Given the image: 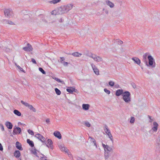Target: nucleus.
Listing matches in <instances>:
<instances>
[{
  "instance_id": "obj_25",
  "label": "nucleus",
  "mask_w": 160,
  "mask_h": 160,
  "mask_svg": "<svg viewBox=\"0 0 160 160\" xmlns=\"http://www.w3.org/2000/svg\"><path fill=\"white\" fill-rule=\"evenodd\" d=\"M89 138L91 139L90 141L94 144V145L96 146V148H97V146L95 139L93 138L90 136L89 137Z\"/></svg>"
},
{
  "instance_id": "obj_34",
  "label": "nucleus",
  "mask_w": 160,
  "mask_h": 160,
  "mask_svg": "<svg viewBox=\"0 0 160 160\" xmlns=\"http://www.w3.org/2000/svg\"><path fill=\"white\" fill-rule=\"evenodd\" d=\"M35 137L40 140L41 137H42V135L38 133L37 134H36L35 136Z\"/></svg>"
},
{
  "instance_id": "obj_40",
  "label": "nucleus",
  "mask_w": 160,
  "mask_h": 160,
  "mask_svg": "<svg viewBox=\"0 0 160 160\" xmlns=\"http://www.w3.org/2000/svg\"><path fill=\"white\" fill-rule=\"evenodd\" d=\"M39 70L40 71L42 72L43 74H45L46 72L42 68H39Z\"/></svg>"
},
{
  "instance_id": "obj_45",
  "label": "nucleus",
  "mask_w": 160,
  "mask_h": 160,
  "mask_svg": "<svg viewBox=\"0 0 160 160\" xmlns=\"http://www.w3.org/2000/svg\"><path fill=\"white\" fill-rule=\"evenodd\" d=\"M131 85L132 86V87L134 88V89H135L137 88V86H136V84L135 83H131Z\"/></svg>"
},
{
  "instance_id": "obj_8",
  "label": "nucleus",
  "mask_w": 160,
  "mask_h": 160,
  "mask_svg": "<svg viewBox=\"0 0 160 160\" xmlns=\"http://www.w3.org/2000/svg\"><path fill=\"white\" fill-rule=\"evenodd\" d=\"M4 14L5 17L8 18H10L13 16L12 11H4Z\"/></svg>"
},
{
  "instance_id": "obj_49",
  "label": "nucleus",
  "mask_w": 160,
  "mask_h": 160,
  "mask_svg": "<svg viewBox=\"0 0 160 160\" xmlns=\"http://www.w3.org/2000/svg\"><path fill=\"white\" fill-rule=\"evenodd\" d=\"M31 61L34 64H37V62H36L35 60L34 59L32 58L31 59Z\"/></svg>"
},
{
  "instance_id": "obj_38",
  "label": "nucleus",
  "mask_w": 160,
  "mask_h": 160,
  "mask_svg": "<svg viewBox=\"0 0 160 160\" xmlns=\"http://www.w3.org/2000/svg\"><path fill=\"white\" fill-rule=\"evenodd\" d=\"M108 84L111 87H113L114 86L115 83L112 81H110L109 82Z\"/></svg>"
},
{
  "instance_id": "obj_54",
  "label": "nucleus",
  "mask_w": 160,
  "mask_h": 160,
  "mask_svg": "<svg viewBox=\"0 0 160 160\" xmlns=\"http://www.w3.org/2000/svg\"><path fill=\"white\" fill-rule=\"evenodd\" d=\"M42 20L44 22H45V23L47 22V21L45 19H42Z\"/></svg>"
},
{
  "instance_id": "obj_3",
  "label": "nucleus",
  "mask_w": 160,
  "mask_h": 160,
  "mask_svg": "<svg viewBox=\"0 0 160 160\" xmlns=\"http://www.w3.org/2000/svg\"><path fill=\"white\" fill-rule=\"evenodd\" d=\"M75 6L72 4H65L59 7V10H71V9H75Z\"/></svg>"
},
{
  "instance_id": "obj_55",
  "label": "nucleus",
  "mask_w": 160,
  "mask_h": 160,
  "mask_svg": "<svg viewBox=\"0 0 160 160\" xmlns=\"http://www.w3.org/2000/svg\"><path fill=\"white\" fill-rule=\"evenodd\" d=\"M77 159L78 160H83L82 158L79 157H78Z\"/></svg>"
},
{
  "instance_id": "obj_28",
  "label": "nucleus",
  "mask_w": 160,
  "mask_h": 160,
  "mask_svg": "<svg viewBox=\"0 0 160 160\" xmlns=\"http://www.w3.org/2000/svg\"><path fill=\"white\" fill-rule=\"evenodd\" d=\"M27 142L31 147H32L34 146V144L33 142L32 141L30 140L29 139H27Z\"/></svg>"
},
{
  "instance_id": "obj_46",
  "label": "nucleus",
  "mask_w": 160,
  "mask_h": 160,
  "mask_svg": "<svg viewBox=\"0 0 160 160\" xmlns=\"http://www.w3.org/2000/svg\"><path fill=\"white\" fill-rule=\"evenodd\" d=\"M61 62L62 63L63 65L65 66H67L68 65V62Z\"/></svg>"
},
{
  "instance_id": "obj_42",
  "label": "nucleus",
  "mask_w": 160,
  "mask_h": 160,
  "mask_svg": "<svg viewBox=\"0 0 160 160\" xmlns=\"http://www.w3.org/2000/svg\"><path fill=\"white\" fill-rule=\"evenodd\" d=\"M28 133L31 134V135H34V132H33L32 131L30 130V129H28Z\"/></svg>"
},
{
  "instance_id": "obj_12",
  "label": "nucleus",
  "mask_w": 160,
  "mask_h": 160,
  "mask_svg": "<svg viewBox=\"0 0 160 160\" xmlns=\"http://www.w3.org/2000/svg\"><path fill=\"white\" fill-rule=\"evenodd\" d=\"M21 129L19 127H16L14 128L13 130V134H20L21 132Z\"/></svg>"
},
{
  "instance_id": "obj_51",
  "label": "nucleus",
  "mask_w": 160,
  "mask_h": 160,
  "mask_svg": "<svg viewBox=\"0 0 160 160\" xmlns=\"http://www.w3.org/2000/svg\"><path fill=\"white\" fill-rule=\"evenodd\" d=\"M50 119H47L46 120V122L47 124H49L50 122Z\"/></svg>"
},
{
  "instance_id": "obj_17",
  "label": "nucleus",
  "mask_w": 160,
  "mask_h": 160,
  "mask_svg": "<svg viewBox=\"0 0 160 160\" xmlns=\"http://www.w3.org/2000/svg\"><path fill=\"white\" fill-rule=\"evenodd\" d=\"M124 92L122 89H118L116 91L115 95L117 96H119L121 95L122 96Z\"/></svg>"
},
{
  "instance_id": "obj_20",
  "label": "nucleus",
  "mask_w": 160,
  "mask_h": 160,
  "mask_svg": "<svg viewBox=\"0 0 160 160\" xmlns=\"http://www.w3.org/2000/svg\"><path fill=\"white\" fill-rule=\"evenodd\" d=\"M62 11H52L51 13L52 15H57L59 14H62V12H61Z\"/></svg>"
},
{
  "instance_id": "obj_47",
  "label": "nucleus",
  "mask_w": 160,
  "mask_h": 160,
  "mask_svg": "<svg viewBox=\"0 0 160 160\" xmlns=\"http://www.w3.org/2000/svg\"><path fill=\"white\" fill-rule=\"evenodd\" d=\"M45 138L42 136V137H41L40 141L42 142H43L45 141Z\"/></svg>"
},
{
  "instance_id": "obj_23",
  "label": "nucleus",
  "mask_w": 160,
  "mask_h": 160,
  "mask_svg": "<svg viewBox=\"0 0 160 160\" xmlns=\"http://www.w3.org/2000/svg\"><path fill=\"white\" fill-rule=\"evenodd\" d=\"M6 127L9 129H11L12 127V123L9 122H7L5 123Z\"/></svg>"
},
{
  "instance_id": "obj_59",
  "label": "nucleus",
  "mask_w": 160,
  "mask_h": 160,
  "mask_svg": "<svg viewBox=\"0 0 160 160\" xmlns=\"http://www.w3.org/2000/svg\"><path fill=\"white\" fill-rule=\"evenodd\" d=\"M68 102L69 103H71L70 102H69V101H68Z\"/></svg>"
},
{
  "instance_id": "obj_43",
  "label": "nucleus",
  "mask_w": 160,
  "mask_h": 160,
  "mask_svg": "<svg viewBox=\"0 0 160 160\" xmlns=\"http://www.w3.org/2000/svg\"><path fill=\"white\" fill-rule=\"evenodd\" d=\"M135 122V118L133 117H132L131 118L130 122L131 123H133Z\"/></svg>"
},
{
  "instance_id": "obj_6",
  "label": "nucleus",
  "mask_w": 160,
  "mask_h": 160,
  "mask_svg": "<svg viewBox=\"0 0 160 160\" xmlns=\"http://www.w3.org/2000/svg\"><path fill=\"white\" fill-rule=\"evenodd\" d=\"M89 57L93 59V60L97 62H100L102 61V59L101 58L98 57L95 55L91 54Z\"/></svg>"
},
{
  "instance_id": "obj_31",
  "label": "nucleus",
  "mask_w": 160,
  "mask_h": 160,
  "mask_svg": "<svg viewBox=\"0 0 160 160\" xmlns=\"http://www.w3.org/2000/svg\"><path fill=\"white\" fill-rule=\"evenodd\" d=\"M156 142L158 145L160 144V133L158 134L157 138L156 139Z\"/></svg>"
},
{
  "instance_id": "obj_5",
  "label": "nucleus",
  "mask_w": 160,
  "mask_h": 160,
  "mask_svg": "<svg viewBox=\"0 0 160 160\" xmlns=\"http://www.w3.org/2000/svg\"><path fill=\"white\" fill-rule=\"evenodd\" d=\"M104 130L105 132L107 133V135L108 136L109 138H110L112 142H113V138H112V136L111 134V133L110 132V130L109 129L108 126L106 125H105L104 128Z\"/></svg>"
},
{
  "instance_id": "obj_56",
  "label": "nucleus",
  "mask_w": 160,
  "mask_h": 160,
  "mask_svg": "<svg viewBox=\"0 0 160 160\" xmlns=\"http://www.w3.org/2000/svg\"><path fill=\"white\" fill-rule=\"evenodd\" d=\"M1 130H2V131H4V127L2 125V127H1Z\"/></svg>"
},
{
  "instance_id": "obj_15",
  "label": "nucleus",
  "mask_w": 160,
  "mask_h": 160,
  "mask_svg": "<svg viewBox=\"0 0 160 160\" xmlns=\"http://www.w3.org/2000/svg\"><path fill=\"white\" fill-rule=\"evenodd\" d=\"M2 22L3 24H10V25H14V24L12 22L6 19H3L2 20Z\"/></svg>"
},
{
  "instance_id": "obj_9",
  "label": "nucleus",
  "mask_w": 160,
  "mask_h": 160,
  "mask_svg": "<svg viewBox=\"0 0 160 160\" xmlns=\"http://www.w3.org/2000/svg\"><path fill=\"white\" fill-rule=\"evenodd\" d=\"M153 124L154 126L152 128L151 130L149 131V133H151L152 130L153 132H155L157 131L158 127V124L156 122H154L153 123Z\"/></svg>"
},
{
  "instance_id": "obj_13",
  "label": "nucleus",
  "mask_w": 160,
  "mask_h": 160,
  "mask_svg": "<svg viewBox=\"0 0 160 160\" xmlns=\"http://www.w3.org/2000/svg\"><path fill=\"white\" fill-rule=\"evenodd\" d=\"M53 142L51 139H48V140L47 144H46L48 148H50L51 149H53V146L52 145Z\"/></svg>"
},
{
  "instance_id": "obj_52",
  "label": "nucleus",
  "mask_w": 160,
  "mask_h": 160,
  "mask_svg": "<svg viewBox=\"0 0 160 160\" xmlns=\"http://www.w3.org/2000/svg\"><path fill=\"white\" fill-rule=\"evenodd\" d=\"M33 153L37 157H38V156H37V152L36 151H33Z\"/></svg>"
},
{
  "instance_id": "obj_37",
  "label": "nucleus",
  "mask_w": 160,
  "mask_h": 160,
  "mask_svg": "<svg viewBox=\"0 0 160 160\" xmlns=\"http://www.w3.org/2000/svg\"><path fill=\"white\" fill-rule=\"evenodd\" d=\"M53 79L59 82H61L62 83H63V81H61L58 78H54Z\"/></svg>"
},
{
  "instance_id": "obj_60",
  "label": "nucleus",
  "mask_w": 160,
  "mask_h": 160,
  "mask_svg": "<svg viewBox=\"0 0 160 160\" xmlns=\"http://www.w3.org/2000/svg\"><path fill=\"white\" fill-rule=\"evenodd\" d=\"M68 54H70V53H68Z\"/></svg>"
},
{
  "instance_id": "obj_1",
  "label": "nucleus",
  "mask_w": 160,
  "mask_h": 160,
  "mask_svg": "<svg viewBox=\"0 0 160 160\" xmlns=\"http://www.w3.org/2000/svg\"><path fill=\"white\" fill-rule=\"evenodd\" d=\"M102 146L104 151V157L106 159H108L110 155L111 152H113L112 148L108 145H105L102 143Z\"/></svg>"
},
{
  "instance_id": "obj_30",
  "label": "nucleus",
  "mask_w": 160,
  "mask_h": 160,
  "mask_svg": "<svg viewBox=\"0 0 160 160\" xmlns=\"http://www.w3.org/2000/svg\"><path fill=\"white\" fill-rule=\"evenodd\" d=\"M61 0H53L50 1L49 2L51 4H56L58 2H60Z\"/></svg>"
},
{
  "instance_id": "obj_53",
  "label": "nucleus",
  "mask_w": 160,
  "mask_h": 160,
  "mask_svg": "<svg viewBox=\"0 0 160 160\" xmlns=\"http://www.w3.org/2000/svg\"><path fill=\"white\" fill-rule=\"evenodd\" d=\"M60 58H61V62H63V61L64 60V58L63 57H61Z\"/></svg>"
},
{
  "instance_id": "obj_44",
  "label": "nucleus",
  "mask_w": 160,
  "mask_h": 160,
  "mask_svg": "<svg viewBox=\"0 0 160 160\" xmlns=\"http://www.w3.org/2000/svg\"><path fill=\"white\" fill-rule=\"evenodd\" d=\"M104 91L106 93H107L108 94H110V90H108L106 88L104 89Z\"/></svg>"
},
{
  "instance_id": "obj_39",
  "label": "nucleus",
  "mask_w": 160,
  "mask_h": 160,
  "mask_svg": "<svg viewBox=\"0 0 160 160\" xmlns=\"http://www.w3.org/2000/svg\"><path fill=\"white\" fill-rule=\"evenodd\" d=\"M84 125L88 127H89L91 126V124L88 122H85L84 123Z\"/></svg>"
},
{
  "instance_id": "obj_29",
  "label": "nucleus",
  "mask_w": 160,
  "mask_h": 160,
  "mask_svg": "<svg viewBox=\"0 0 160 160\" xmlns=\"http://www.w3.org/2000/svg\"><path fill=\"white\" fill-rule=\"evenodd\" d=\"M13 113L18 116H21V113L17 110H14L13 111Z\"/></svg>"
},
{
  "instance_id": "obj_7",
  "label": "nucleus",
  "mask_w": 160,
  "mask_h": 160,
  "mask_svg": "<svg viewBox=\"0 0 160 160\" xmlns=\"http://www.w3.org/2000/svg\"><path fill=\"white\" fill-rule=\"evenodd\" d=\"M151 55L148 52L144 53L142 56V61L144 62L145 64H148V60L147 58L148 59L149 55Z\"/></svg>"
},
{
  "instance_id": "obj_32",
  "label": "nucleus",
  "mask_w": 160,
  "mask_h": 160,
  "mask_svg": "<svg viewBox=\"0 0 160 160\" xmlns=\"http://www.w3.org/2000/svg\"><path fill=\"white\" fill-rule=\"evenodd\" d=\"M55 92L58 95H60L61 94V92L60 91L59 89H58V88H55Z\"/></svg>"
},
{
  "instance_id": "obj_50",
  "label": "nucleus",
  "mask_w": 160,
  "mask_h": 160,
  "mask_svg": "<svg viewBox=\"0 0 160 160\" xmlns=\"http://www.w3.org/2000/svg\"><path fill=\"white\" fill-rule=\"evenodd\" d=\"M3 150V147L1 144L0 143V150L2 151Z\"/></svg>"
},
{
  "instance_id": "obj_2",
  "label": "nucleus",
  "mask_w": 160,
  "mask_h": 160,
  "mask_svg": "<svg viewBox=\"0 0 160 160\" xmlns=\"http://www.w3.org/2000/svg\"><path fill=\"white\" fill-rule=\"evenodd\" d=\"M122 97V99L126 103H128L131 101V95L129 92H124Z\"/></svg>"
},
{
  "instance_id": "obj_41",
  "label": "nucleus",
  "mask_w": 160,
  "mask_h": 160,
  "mask_svg": "<svg viewBox=\"0 0 160 160\" xmlns=\"http://www.w3.org/2000/svg\"><path fill=\"white\" fill-rule=\"evenodd\" d=\"M17 66V67L18 68V69L21 71L23 72L24 73H25V71L23 70V69L21 68L20 66H19V65H17L16 64H15Z\"/></svg>"
},
{
  "instance_id": "obj_22",
  "label": "nucleus",
  "mask_w": 160,
  "mask_h": 160,
  "mask_svg": "<svg viewBox=\"0 0 160 160\" xmlns=\"http://www.w3.org/2000/svg\"><path fill=\"white\" fill-rule=\"evenodd\" d=\"M90 106L88 104H83L82 105V108L84 110H88L89 109Z\"/></svg>"
},
{
  "instance_id": "obj_26",
  "label": "nucleus",
  "mask_w": 160,
  "mask_h": 160,
  "mask_svg": "<svg viewBox=\"0 0 160 160\" xmlns=\"http://www.w3.org/2000/svg\"><path fill=\"white\" fill-rule=\"evenodd\" d=\"M71 55L75 57H80L81 56L82 54L78 53V52H76L72 53Z\"/></svg>"
},
{
  "instance_id": "obj_11",
  "label": "nucleus",
  "mask_w": 160,
  "mask_h": 160,
  "mask_svg": "<svg viewBox=\"0 0 160 160\" xmlns=\"http://www.w3.org/2000/svg\"><path fill=\"white\" fill-rule=\"evenodd\" d=\"M23 49L26 51H31L32 50L33 48L30 44L28 43L26 47L23 48Z\"/></svg>"
},
{
  "instance_id": "obj_48",
  "label": "nucleus",
  "mask_w": 160,
  "mask_h": 160,
  "mask_svg": "<svg viewBox=\"0 0 160 160\" xmlns=\"http://www.w3.org/2000/svg\"><path fill=\"white\" fill-rule=\"evenodd\" d=\"M148 117L150 119L149 121V122H152V121H153V119H152V117L149 116H148Z\"/></svg>"
},
{
  "instance_id": "obj_19",
  "label": "nucleus",
  "mask_w": 160,
  "mask_h": 160,
  "mask_svg": "<svg viewBox=\"0 0 160 160\" xmlns=\"http://www.w3.org/2000/svg\"><path fill=\"white\" fill-rule=\"evenodd\" d=\"M54 136L59 139L62 138V135L60 133L59 131L55 132L53 133Z\"/></svg>"
},
{
  "instance_id": "obj_18",
  "label": "nucleus",
  "mask_w": 160,
  "mask_h": 160,
  "mask_svg": "<svg viewBox=\"0 0 160 160\" xmlns=\"http://www.w3.org/2000/svg\"><path fill=\"white\" fill-rule=\"evenodd\" d=\"M105 3L106 5L110 7L111 8H113L114 6V4L112 2L108 0L105 1Z\"/></svg>"
},
{
  "instance_id": "obj_4",
  "label": "nucleus",
  "mask_w": 160,
  "mask_h": 160,
  "mask_svg": "<svg viewBox=\"0 0 160 160\" xmlns=\"http://www.w3.org/2000/svg\"><path fill=\"white\" fill-rule=\"evenodd\" d=\"M148 64H146V65L148 67L152 66V68L155 67V64H153L154 62L155 63V60L151 55L148 56Z\"/></svg>"
},
{
  "instance_id": "obj_33",
  "label": "nucleus",
  "mask_w": 160,
  "mask_h": 160,
  "mask_svg": "<svg viewBox=\"0 0 160 160\" xmlns=\"http://www.w3.org/2000/svg\"><path fill=\"white\" fill-rule=\"evenodd\" d=\"M28 108L31 110H32L33 112H35L36 111V109L33 107L32 105H29Z\"/></svg>"
},
{
  "instance_id": "obj_14",
  "label": "nucleus",
  "mask_w": 160,
  "mask_h": 160,
  "mask_svg": "<svg viewBox=\"0 0 160 160\" xmlns=\"http://www.w3.org/2000/svg\"><path fill=\"white\" fill-rule=\"evenodd\" d=\"M59 148L60 149V150L62 151L63 152H65L66 153H67L68 155H69V150L67 148L64 147L63 145H60L59 146Z\"/></svg>"
},
{
  "instance_id": "obj_57",
  "label": "nucleus",
  "mask_w": 160,
  "mask_h": 160,
  "mask_svg": "<svg viewBox=\"0 0 160 160\" xmlns=\"http://www.w3.org/2000/svg\"><path fill=\"white\" fill-rule=\"evenodd\" d=\"M105 13L107 14L108 13V11H105Z\"/></svg>"
},
{
  "instance_id": "obj_36",
  "label": "nucleus",
  "mask_w": 160,
  "mask_h": 160,
  "mask_svg": "<svg viewBox=\"0 0 160 160\" xmlns=\"http://www.w3.org/2000/svg\"><path fill=\"white\" fill-rule=\"evenodd\" d=\"M21 102L22 104L24 105L25 106L28 107L30 105L27 102H26L22 100L21 101Z\"/></svg>"
},
{
  "instance_id": "obj_27",
  "label": "nucleus",
  "mask_w": 160,
  "mask_h": 160,
  "mask_svg": "<svg viewBox=\"0 0 160 160\" xmlns=\"http://www.w3.org/2000/svg\"><path fill=\"white\" fill-rule=\"evenodd\" d=\"M75 90L74 88L72 87L66 89V90L68 92L71 93H72Z\"/></svg>"
},
{
  "instance_id": "obj_10",
  "label": "nucleus",
  "mask_w": 160,
  "mask_h": 160,
  "mask_svg": "<svg viewBox=\"0 0 160 160\" xmlns=\"http://www.w3.org/2000/svg\"><path fill=\"white\" fill-rule=\"evenodd\" d=\"M91 65L94 71V72L95 73L96 75H99V70L96 67V66L93 64L92 63L91 64Z\"/></svg>"
},
{
  "instance_id": "obj_35",
  "label": "nucleus",
  "mask_w": 160,
  "mask_h": 160,
  "mask_svg": "<svg viewBox=\"0 0 160 160\" xmlns=\"http://www.w3.org/2000/svg\"><path fill=\"white\" fill-rule=\"evenodd\" d=\"M114 40L116 41V42H118V43L119 45H120L123 43V42L119 39H115Z\"/></svg>"
},
{
  "instance_id": "obj_16",
  "label": "nucleus",
  "mask_w": 160,
  "mask_h": 160,
  "mask_svg": "<svg viewBox=\"0 0 160 160\" xmlns=\"http://www.w3.org/2000/svg\"><path fill=\"white\" fill-rule=\"evenodd\" d=\"M132 59L134 62L135 63L138 65H140L141 63L140 60L138 58L136 57H133Z\"/></svg>"
},
{
  "instance_id": "obj_24",
  "label": "nucleus",
  "mask_w": 160,
  "mask_h": 160,
  "mask_svg": "<svg viewBox=\"0 0 160 160\" xmlns=\"http://www.w3.org/2000/svg\"><path fill=\"white\" fill-rule=\"evenodd\" d=\"M14 155L17 158H18L20 156V152L19 150H16L14 153Z\"/></svg>"
},
{
  "instance_id": "obj_21",
  "label": "nucleus",
  "mask_w": 160,
  "mask_h": 160,
  "mask_svg": "<svg viewBox=\"0 0 160 160\" xmlns=\"http://www.w3.org/2000/svg\"><path fill=\"white\" fill-rule=\"evenodd\" d=\"M16 146L17 149L20 150H22L23 149L22 147L21 144L18 142H17L16 143Z\"/></svg>"
},
{
  "instance_id": "obj_58",
  "label": "nucleus",
  "mask_w": 160,
  "mask_h": 160,
  "mask_svg": "<svg viewBox=\"0 0 160 160\" xmlns=\"http://www.w3.org/2000/svg\"><path fill=\"white\" fill-rule=\"evenodd\" d=\"M60 22H62V19H61V21H60Z\"/></svg>"
}]
</instances>
